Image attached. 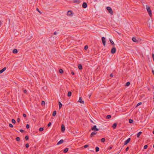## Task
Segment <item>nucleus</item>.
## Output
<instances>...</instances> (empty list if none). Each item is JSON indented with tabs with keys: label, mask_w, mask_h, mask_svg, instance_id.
Segmentation results:
<instances>
[{
	"label": "nucleus",
	"mask_w": 154,
	"mask_h": 154,
	"mask_svg": "<svg viewBox=\"0 0 154 154\" xmlns=\"http://www.w3.org/2000/svg\"><path fill=\"white\" fill-rule=\"evenodd\" d=\"M146 9L148 13L149 14V16H151L152 15V12L150 7L148 5H146Z\"/></svg>",
	"instance_id": "1"
},
{
	"label": "nucleus",
	"mask_w": 154,
	"mask_h": 154,
	"mask_svg": "<svg viewBox=\"0 0 154 154\" xmlns=\"http://www.w3.org/2000/svg\"><path fill=\"white\" fill-rule=\"evenodd\" d=\"M106 9L109 12L111 15H113V11L112 8L109 7H107L106 8Z\"/></svg>",
	"instance_id": "2"
},
{
	"label": "nucleus",
	"mask_w": 154,
	"mask_h": 154,
	"mask_svg": "<svg viewBox=\"0 0 154 154\" xmlns=\"http://www.w3.org/2000/svg\"><path fill=\"white\" fill-rule=\"evenodd\" d=\"M102 40L103 45H104V46H105V45H106L105 38L104 37H102Z\"/></svg>",
	"instance_id": "3"
},
{
	"label": "nucleus",
	"mask_w": 154,
	"mask_h": 154,
	"mask_svg": "<svg viewBox=\"0 0 154 154\" xmlns=\"http://www.w3.org/2000/svg\"><path fill=\"white\" fill-rule=\"evenodd\" d=\"M91 130L93 131H98L99 129L97 128V126L94 125L93 127L91 128Z\"/></svg>",
	"instance_id": "4"
},
{
	"label": "nucleus",
	"mask_w": 154,
	"mask_h": 154,
	"mask_svg": "<svg viewBox=\"0 0 154 154\" xmlns=\"http://www.w3.org/2000/svg\"><path fill=\"white\" fill-rule=\"evenodd\" d=\"M116 48L115 47L113 48L111 50V53L112 54H114L116 52Z\"/></svg>",
	"instance_id": "5"
},
{
	"label": "nucleus",
	"mask_w": 154,
	"mask_h": 154,
	"mask_svg": "<svg viewBox=\"0 0 154 154\" xmlns=\"http://www.w3.org/2000/svg\"><path fill=\"white\" fill-rule=\"evenodd\" d=\"M131 140V139L130 138H128V139L125 142L124 145H127L130 141Z\"/></svg>",
	"instance_id": "6"
},
{
	"label": "nucleus",
	"mask_w": 154,
	"mask_h": 154,
	"mask_svg": "<svg viewBox=\"0 0 154 154\" xmlns=\"http://www.w3.org/2000/svg\"><path fill=\"white\" fill-rule=\"evenodd\" d=\"M65 130V127L63 125H61V131L62 132H64Z\"/></svg>",
	"instance_id": "7"
},
{
	"label": "nucleus",
	"mask_w": 154,
	"mask_h": 154,
	"mask_svg": "<svg viewBox=\"0 0 154 154\" xmlns=\"http://www.w3.org/2000/svg\"><path fill=\"white\" fill-rule=\"evenodd\" d=\"M97 134V132L96 131H94L92 132L91 134V137H93L94 135L96 134Z\"/></svg>",
	"instance_id": "8"
},
{
	"label": "nucleus",
	"mask_w": 154,
	"mask_h": 154,
	"mask_svg": "<svg viewBox=\"0 0 154 154\" xmlns=\"http://www.w3.org/2000/svg\"><path fill=\"white\" fill-rule=\"evenodd\" d=\"M87 6L86 3L85 2H84L82 4V7L84 8H87Z\"/></svg>",
	"instance_id": "9"
},
{
	"label": "nucleus",
	"mask_w": 154,
	"mask_h": 154,
	"mask_svg": "<svg viewBox=\"0 0 154 154\" xmlns=\"http://www.w3.org/2000/svg\"><path fill=\"white\" fill-rule=\"evenodd\" d=\"M6 69V67H4L2 70H0V74L2 73L3 72L5 71Z\"/></svg>",
	"instance_id": "10"
},
{
	"label": "nucleus",
	"mask_w": 154,
	"mask_h": 154,
	"mask_svg": "<svg viewBox=\"0 0 154 154\" xmlns=\"http://www.w3.org/2000/svg\"><path fill=\"white\" fill-rule=\"evenodd\" d=\"M63 140L62 139L60 140V141H59L57 143V145H58L60 144L63 143Z\"/></svg>",
	"instance_id": "11"
},
{
	"label": "nucleus",
	"mask_w": 154,
	"mask_h": 154,
	"mask_svg": "<svg viewBox=\"0 0 154 154\" xmlns=\"http://www.w3.org/2000/svg\"><path fill=\"white\" fill-rule=\"evenodd\" d=\"M79 102L81 103H84V101L82 100V98L81 97H79Z\"/></svg>",
	"instance_id": "12"
},
{
	"label": "nucleus",
	"mask_w": 154,
	"mask_h": 154,
	"mask_svg": "<svg viewBox=\"0 0 154 154\" xmlns=\"http://www.w3.org/2000/svg\"><path fill=\"white\" fill-rule=\"evenodd\" d=\"M72 14V12L71 11H69L67 12V15L68 16H71Z\"/></svg>",
	"instance_id": "13"
},
{
	"label": "nucleus",
	"mask_w": 154,
	"mask_h": 154,
	"mask_svg": "<svg viewBox=\"0 0 154 154\" xmlns=\"http://www.w3.org/2000/svg\"><path fill=\"white\" fill-rule=\"evenodd\" d=\"M73 2L74 3L79 4L80 2V0H73Z\"/></svg>",
	"instance_id": "14"
},
{
	"label": "nucleus",
	"mask_w": 154,
	"mask_h": 154,
	"mask_svg": "<svg viewBox=\"0 0 154 154\" xmlns=\"http://www.w3.org/2000/svg\"><path fill=\"white\" fill-rule=\"evenodd\" d=\"M132 41L134 42H138V41L135 38L133 37L132 38Z\"/></svg>",
	"instance_id": "15"
},
{
	"label": "nucleus",
	"mask_w": 154,
	"mask_h": 154,
	"mask_svg": "<svg viewBox=\"0 0 154 154\" xmlns=\"http://www.w3.org/2000/svg\"><path fill=\"white\" fill-rule=\"evenodd\" d=\"M17 50L16 49H14L13 51V52L14 54L17 53Z\"/></svg>",
	"instance_id": "16"
},
{
	"label": "nucleus",
	"mask_w": 154,
	"mask_h": 154,
	"mask_svg": "<svg viewBox=\"0 0 154 154\" xmlns=\"http://www.w3.org/2000/svg\"><path fill=\"white\" fill-rule=\"evenodd\" d=\"M68 150L69 149L68 148H66L64 149L63 151V152L65 153H66L68 152Z\"/></svg>",
	"instance_id": "17"
},
{
	"label": "nucleus",
	"mask_w": 154,
	"mask_h": 154,
	"mask_svg": "<svg viewBox=\"0 0 154 154\" xmlns=\"http://www.w3.org/2000/svg\"><path fill=\"white\" fill-rule=\"evenodd\" d=\"M142 134V132L140 131L137 134V137H139L140 135Z\"/></svg>",
	"instance_id": "18"
},
{
	"label": "nucleus",
	"mask_w": 154,
	"mask_h": 154,
	"mask_svg": "<svg viewBox=\"0 0 154 154\" xmlns=\"http://www.w3.org/2000/svg\"><path fill=\"white\" fill-rule=\"evenodd\" d=\"M59 109H60L62 106V104L60 102H59Z\"/></svg>",
	"instance_id": "19"
},
{
	"label": "nucleus",
	"mask_w": 154,
	"mask_h": 154,
	"mask_svg": "<svg viewBox=\"0 0 154 154\" xmlns=\"http://www.w3.org/2000/svg\"><path fill=\"white\" fill-rule=\"evenodd\" d=\"M117 126V124L116 123L114 124L112 126V127L113 129H115Z\"/></svg>",
	"instance_id": "20"
},
{
	"label": "nucleus",
	"mask_w": 154,
	"mask_h": 154,
	"mask_svg": "<svg viewBox=\"0 0 154 154\" xmlns=\"http://www.w3.org/2000/svg\"><path fill=\"white\" fill-rule=\"evenodd\" d=\"M71 94H72L71 92L70 91H69L68 92L67 96L68 97H69L71 96Z\"/></svg>",
	"instance_id": "21"
},
{
	"label": "nucleus",
	"mask_w": 154,
	"mask_h": 154,
	"mask_svg": "<svg viewBox=\"0 0 154 154\" xmlns=\"http://www.w3.org/2000/svg\"><path fill=\"white\" fill-rule=\"evenodd\" d=\"M78 68L79 69H82V65L81 64L79 65Z\"/></svg>",
	"instance_id": "22"
},
{
	"label": "nucleus",
	"mask_w": 154,
	"mask_h": 154,
	"mask_svg": "<svg viewBox=\"0 0 154 154\" xmlns=\"http://www.w3.org/2000/svg\"><path fill=\"white\" fill-rule=\"evenodd\" d=\"M133 120L131 119H129V122L130 123H132L133 122Z\"/></svg>",
	"instance_id": "23"
},
{
	"label": "nucleus",
	"mask_w": 154,
	"mask_h": 154,
	"mask_svg": "<svg viewBox=\"0 0 154 154\" xmlns=\"http://www.w3.org/2000/svg\"><path fill=\"white\" fill-rule=\"evenodd\" d=\"M109 41H110V42L111 44H112V45H114V42H113L112 41V40L110 39Z\"/></svg>",
	"instance_id": "24"
},
{
	"label": "nucleus",
	"mask_w": 154,
	"mask_h": 154,
	"mask_svg": "<svg viewBox=\"0 0 154 154\" xmlns=\"http://www.w3.org/2000/svg\"><path fill=\"white\" fill-rule=\"evenodd\" d=\"M111 117V116L110 115H108L106 117V118L107 119H110Z\"/></svg>",
	"instance_id": "25"
},
{
	"label": "nucleus",
	"mask_w": 154,
	"mask_h": 154,
	"mask_svg": "<svg viewBox=\"0 0 154 154\" xmlns=\"http://www.w3.org/2000/svg\"><path fill=\"white\" fill-rule=\"evenodd\" d=\"M56 111H54L53 112V114H52L53 116H55L56 115Z\"/></svg>",
	"instance_id": "26"
},
{
	"label": "nucleus",
	"mask_w": 154,
	"mask_h": 154,
	"mask_svg": "<svg viewBox=\"0 0 154 154\" xmlns=\"http://www.w3.org/2000/svg\"><path fill=\"white\" fill-rule=\"evenodd\" d=\"M130 82H127L126 85H125V86H129L130 85Z\"/></svg>",
	"instance_id": "27"
},
{
	"label": "nucleus",
	"mask_w": 154,
	"mask_h": 154,
	"mask_svg": "<svg viewBox=\"0 0 154 154\" xmlns=\"http://www.w3.org/2000/svg\"><path fill=\"white\" fill-rule=\"evenodd\" d=\"M99 150V148L98 147H96V152H98Z\"/></svg>",
	"instance_id": "28"
},
{
	"label": "nucleus",
	"mask_w": 154,
	"mask_h": 154,
	"mask_svg": "<svg viewBox=\"0 0 154 154\" xmlns=\"http://www.w3.org/2000/svg\"><path fill=\"white\" fill-rule=\"evenodd\" d=\"M59 72L60 73H63V70L61 69H60Z\"/></svg>",
	"instance_id": "29"
},
{
	"label": "nucleus",
	"mask_w": 154,
	"mask_h": 154,
	"mask_svg": "<svg viewBox=\"0 0 154 154\" xmlns=\"http://www.w3.org/2000/svg\"><path fill=\"white\" fill-rule=\"evenodd\" d=\"M16 140L17 141H19L20 140V138L19 137H17L16 138Z\"/></svg>",
	"instance_id": "30"
},
{
	"label": "nucleus",
	"mask_w": 154,
	"mask_h": 154,
	"mask_svg": "<svg viewBox=\"0 0 154 154\" xmlns=\"http://www.w3.org/2000/svg\"><path fill=\"white\" fill-rule=\"evenodd\" d=\"M101 141L103 143L105 141V139L104 138H103L101 139Z\"/></svg>",
	"instance_id": "31"
},
{
	"label": "nucleus",
	"mask_w": 154,
	"mask_h": 154,
	"mask_svg": "<svg viewBox=\"0 0 154 154\" xmlns=\"http://www.w3.org/2000/svg\"><path fill=\"white\" fill-rule=\"evenodd\" d=\"M11 121L12 123H13L15 124L16 122L15 120L14 119H12Z\"/></svg>",
	"instance_id": "32"
},
{
	"label": "nucleus",
	"mask_w": 154,
	"mask_h": 154,
	"mask_svg": "<svg viewBox=\"0 0 154 154\" xmlns=\"http://www.w3.org/2000/svg\"><path fill=\"white\" fill-rule=\"evenodd\" d=\"M43 128H40L39 129V131H43Z\"/></svg>",
	"instance_id": "33"
},
{
	"label": "nucleus",
	"mask_w": 154,
	"mask_h": 154,
	"mask_svg": "<svg viewBox=\"0 0 154 154\" xmlns=\"http://www.w3.org/2000/svg\"><path fill=\"white\" fill-rule=\"evenodd\" d=\"M142 104L141 102L139 103L136 106H138Z\"/></svg>",
	"instance_id": "34"
},
{
	"label": "nucleus",
	"mask_w": 154,
	"mask_h": 154,
	"mask_svg": "<svg viewBox=\"0 0 154 154\" xmlns=\"http://www.w3.org/2000/svg\"><path fill=\"white\" fill-rule=\"evenodd\" d=\"M9 126L11 128H13V125L11 123L9 124Z\"/></svg>",
	"instance_id": "35"
},
{
	"label": "nucleus",
	"mask_w": 154,
	"mask_h": 154,
	"mask_svg": "<svg viewBox=\"0 0 154 154\" xmlns=\"http://www.w3.org/2000/svg\"><path fill=\"white\" fill-rule=\"evenodd\" d=\"M45 104V102L44 101H42V105H44Z\"/></svg>",
	"instance_id": "36"
},
{
	"label": "nucleus",
	"mask_w": 154,
	"mask_h": 154,
	"mask_svg": "<svg viewBox=\"0 0 154 154\" xmlns=\"http://www.w3.org/2000/svg\"><path fill=\"white\" fill-rule=\"evenodd\" d=\"M25 139L27 140L29 139V137L28 136H26L25 137Z\"/></svg>",
	"instance_id": "37"
},
{
	"label": "nucleus",
	"mask_w": 154,
	"mask_h": 154,
	"mask_svg": "<svg viewBox=\"0 0 154 154\" xmlns=\"http://www.w3.org/2000/svg\"><path fill=\"white\" fill-rule=\"evenodd\" d=\"M25 146L26 147V148H28L29 147V144L28 143H26V144L25 145Z\"/></svg>",
	"instance_id": "38"
},
{
	"label": "nucleus",
	"mask_w": 154,
	"mask_h": 154,
	"mask_svg": "<svg viewBox=\"0 0 154 154\" xmlns=\"http://www.w3.org/2000/svg\"><path fill=\"white\" fill-rule=\"evenodd\" d=\"M148 147V146L147 145H145L144 146V149H146Z\"/></svg>",
	"instance_id": "39"
},
{
	"label": "nucleus",
	"mask_w": 154,
	"mask_h": 154,
	"mask_svg": "<svg viewBox=\"0 0 154 154\" xmlns=\"http://www.w3.org/2000/svg\"><path fill=\"white\" fill-rule=\"evenodd\" d=\"M84 48L85 49V50H86L87 49H88V46L87 45H86L85 47V48Z\"/></svg>",
	"instance_id": "40"
},
{
	"label": "nucleus",
	"mask_w": 154,
	"mask_h": 154,
	"mask_svg": "<svg viewBox=\"0 0 154 154\" xmlns=\"http://www.w3.org/2000/svg\"><path fill=\"white\" fill-rule=\"evenodd\" d=\"M29 128V125L28 124H27L26 125V128L27 129Z\"/></svg>",
	"instance_id": "41"
},
{
	"label": "nucleus",
	"mask_w": 154,
	"mask_h": 154,
	"mask_svg": "<svg viewBox=\"0 0 154 154\" xmlns=\"http://www.w3.org/2000/svg\"><path fill=\"white\" fill-rule=\"evenodd\" d=\"M51 122L49 123L48 124V127H50L51 126Z\"/></svg>",
	"instance_id": "42"
},
{
	"label": "nucleus",
	"mask_w": 154,
	"mask_h": 154,
	"mask_svg": "<svg viewBox=\"0 0 154 154\" xmlns=\"http://www.w3.org/2000/svg\"><path fill=\"white\" fill-rule=\"evenodd\" d=\"M20 119L19 118H18L17 119V122L18 123H19V122H20Z\"/></svg>",
	"instance_id": "43"
},
{
	"label": "nucleus",
	"mask_w": 154,
	"mask_h": 154,
	"mask_svg": "<svg viewBox=\"0 0 154 154\" xmlns=\"http://www.w3.org/2000/svg\"><path fill=\"white\" fill-rule=\"evenodd\" d=\"M88 145H86L84 146V147L85 148H86L88 147Z\"/></svg>",
	"instance_id": "44"
},
{
	"label": "nucleus",
	"mask_w": 154,
	"mask_h": 154,
	"mask_svg": "<svg viewBox=\"0 0 154 154\" xmlns=\"http://www.w3.org/2000/svg\"><path fill=\"white\" fill-rule=\"evenodd\" d=\"M20 131L21 133H23L24 131L23 130L21 129L20 130Z\"/></svg>",
	"instance_id": "45"
},
{
	"label": "nucleus",
	"mask_w": 154,
	"mask_h": 154,
	"mask_svg": "<svg viewBox=\"0 0 154 154\" xmlns=\"http://www.w3.org/2000/svg\"><path fill=\"white\" fill-rule=\"evenodd\" d=\"M129 149V148L128 147H127V148H126V149L125 150H126V151H128V150Z\"/></svg>",
	"instance_id": "46"
},
{
	"label": "nucleus",
	"mask_w": 154,
	"mask_h": 154,
	"mask_svg": "<svg viewBox=\"0 0 154 154\" xmlns=\"http://www.w3.org/2000/svg\"><path fill=\"white\" fill-rule=\"evenodd\" d=\"M23 117H26V114H23Z\"/></svg>",
	"instance_id": "47"
},
{
	"label": "nucleus",
	"mask_w": 154,
	"mask_h": 154,
	"mask_svg": "<svg viewBox=\"0 0 154 154\" xmlns=\"http://www.w3.org/2000/svg\"><path fill=\"white\" fill-rule=\"evenodd\" d=\"M23 92H24V93L26 94L27 92V91H26V90H24Z\"/></svg>",
	"instance_id": "48"
},
{
	"label": "nucleus",
	"mask_w": 154,
	"mask_h": 154,
	"mask_svg": "<svg viewBox=\"0 0 154 154\" xmlns=\"http://www.w3.org/2000/svg\"><path fill=\"white\" fill-rule=\"evenodd\" d=\"M36 10H37V11H38V12L39 13H41V12L39 11V9H38V8H37Z\"/></svg>",
	"instance_id": "49"
},
{
	"label": "nucleus",
	"mask_w": 154,
	"mask_h": 154,
	"mask_svg": "<svg viewBox=\"0 0 154 154\" xmlns=\"http://www.w3.org/2000/svg\"><path fill=\"white\" fill-rule=\"evenodd\" d=\"M71 74L73 75H74V73L72 71L71 72Z\"/></svg>",
	"instance_id": "50"
},
{
	"label": "nucleus",
	"mask_w": 154,
	"mask_h": 154,
	"mask_svg": "<svg viewBox=\"0 0 154 154\" xmlns=\"http://www.w3.org/2000/svg\"><path fill=\"white\" fill-rule=\"evenodd\" d=\"M54 35H57V33L56 32H54Z\"/></svg>",
	"instance_id": "51"
},
{
	"label": "nucleus",
	"mask_w": 154,
	"mask_h": 154,
	"mask_svg": "<svg viewBox=\"0 0 154 154\" xmlns=\"http://www.w3.org/2000/svg\"><path fill=\"white\" fill-rule=\"evenodd\" d=\"M152 57L153 58H154V54H152Z\"/></svg>",
	"instance_id": "52"
},
{
	"label": "nucleus",
	"mask_w": 154,
	"mask_h": 154,
	"mask_svg": "<svg viewBox=\"0 0 154 154\" xmlns=\"http://www.w3.org/2000/svg\"><path fill=\"white\" fill-rule=\"evenodd\" d=\"M152 73L154 75V70H152Z\"/></svg>",
	"instance_id": "53"
},
{
	"label": "nucleus",
	"mask_w": 154,
	"mask_h": 154,
	"mask_svg": "<svg viewBox=\"0 0 154 154\" xmlns=\"http://www.w3.org/2000/svg\"><path fill=\"white\" fill-rule=\"evenodd\" d=\"M110 76L111 77H113V75H112V74H110Z\"/></svg>",
	"instance_id": "54"
},
{
	"label": "nucleus",
	"mask_w": 154,
	"mask_h": 154,
	"mask_svg": "<svg viewBox=\"0 0 154 154\" xmlns=\"http://www.w3.org/2000/svg\"><path fill=\"white\" fill-rule=\"evenodd\" d=\"M91 122L93 123H94V122H93V121L92 120H91Z\"/></svg>",
	"instance_id": "55"
},
{
	"label": "nucleus",
	"mask_w": 154,
	"mask_h": 154,
	"mask_svg": "<svg viewBox=\"0 0 154 154\" xmlns=\"http://www.w3.org/2000/svg\"><path fill=\"white\" fill-rule=\"evenodd\" d=\"M112 147H110L109 148V149H112Z\"/></svg>",
	"instance_id": "56"
},
{
	"label": "nucleus",
	"mask_w": 154,
	"mask_h": 154,
	"mask_svg": "<svg viewBox=\"0 0 154 154\" xmlns=\"http://www.w3.org/2000/svg\"><path fill=\"white\" fill-rule=\"evenodd\" d=\"M91 96V95H90V96H89V97H90Z\"/></svg>",
	"instance_id": "57"
},
{
	"label": "nucleus",
	"mask_w": 154,
	"mask_h": 154,
	"mask_svg": "<svg viewBox=\"0 0 154 154\" xmlns=\"http://www.w3.org/2000/svg\"><path fill=\"white\" fill-rule=\"evenodd\" d=\"M153 134H154V131H153Z\"/></svg>",
	"instance_id": "58"
},
{
	"label": "nucleus",
	"mask_w": 154,
	"mask_h": 154,
	"mask_svg": "<svg viewBox=\"0 0 154 154\" xmlns=\"http://www.w3.org/2000/svg\"><path fill=\"white\" fill-rule=\"evenodd\" d=\"M15 131H17V132H18V131H17L16 130H15Z\"/></svg>",
	"instance_id": "59"
}]
</instances>
